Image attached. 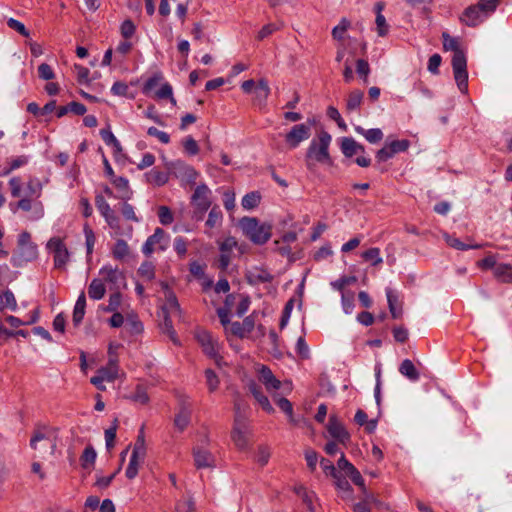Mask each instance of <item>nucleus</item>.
Instances as JSON below:
<instances>
[{
	"label": "nucleus",
	"instance_id": "1",
	"mask_svg": "<svg viewBox=\"0 0 512 512\" xmlns=\"http://www.w3.org/2000/svg\"><path fill=\"white\" fill-rule=\"evenodd\" d=\"M331 141V135L325 130L319 131L316 137L312 139L305 154V163L308 170L315 171L317 164H332L329 153Z\"/></svg>",
	"mask_w": 512,
	"mask_h": 512
},
{
	"label": "nucleus",
	"instance_id": "2",
	"mask_svg": "<svg viewBox=\"0 0 512 512\" xmlns=\"http://www.w3.org/2000/svg\"><path fill=\"white\" fill-rule=\"evenodd\" d=\"M243 233L255 244L266 243L272 234V226L267 223H260L254 217H244L239 222Z\"/></svg>",
	"mask_w": 512,
	"mask_h": 512
},
{
	"label": "nucleus",
	"instance_id": "3",
	"mask_svg": "<svg viewBox=\"0 0 512 512\" xmlns=\"http://www.w3.org/2000/svg\"><path fill=\"white\" fill-rule=\"evenodd\" d=\"M38 256L37 245L31 241V235L23 231L18 238L17 250L11 258V262L16 267L35 260Z\"/></svg>",
	"mask_w": 512,
	"mask_h": 512
},
{
	"label": "nucleus",
	"instance_id": "4",
	"mask_svg": "<svg viewBox=\"0 0 512 512\" xmlns=\"http://www.w3.org/2000/svg\"><path fill=\"white\" fill-rule=\"evenodd\" d=\"M252 436V430L247 420H242L239 416L233 422L231 439L238 450L244 451L249 447V440Z\"/></svg>",
	"mask_w": 512,
	"mask_h": 512
},
{
	"label": "nucleus",
	"instance_id": "5",
	"mask_svg": "<svg viewBox=\"0 0 512 512\" xmlns=\"http://www.w3.org/2000/svg\"><path fill=\"white\" fill-rule=\"evenodd\" d=\"M454 78L459 90L466 93L468 90L467 61L464 52H456L452 57Z\"/></svg>",
	"mask_w": 512,
	"mask_h": 512
},
{
	"label": "nucleus",
	"instance_id": "6",
	"mask_svg": "<svg viewBox=\"0 0 512 512\" xmlns=\"http://www.w3.org/2000/svg\"><path fill=\"white\" fill-rule=\"evenodd\" d=\"M210 195L211 191L205 184L197 186L192 195L191 201L195 208V214H199L197 216L198 220L203 218L204 213L211 206Z\"/></svg>",
	"mask_w": 512,
	"mask_h": 512
},
{
	"label": "nucleus",
	"instance_id": "7",
	"mask_svg": "<svg viewBox=\"0 0 512 512\" xmlns=\"http://www.w3.org/2000/svg\"><path fill=\"white\" fill-rule=\"evenodd\" d=\"M47 249L54 254L55 268H64L69 261L70 254L63 240L59 237H52L47 242Z\"/></svg>",
	"mask_w": 512,
	"mask_h": 512
},
{
	"label": "nucleus",
	"instance_id": "8",
	"mask_svg": "<svg viewBox=\"0 0 512 512\" xmlns=\"http://www.w3.org/2000/svg\"><path fill=\"white\" fill-rule=\"evenodd\" d=\"M168 242L169 239L165 231L161 228H156L154 233L144 243L142 251L147 256L156 250L164 251L167 248Z\"/></svg>",
	"mask_w": 512,
	"mask_h": 512
},
{
	"label": "nucleus",
	"instance_id": "9",
	"mask_svg": "<svg viewBox=\"0 0 512 512\" xmlns=\"http://www.w3.org/2000/svg\"><path fill=\"white\" fill-rule=\"evenodd\" d=\"M196 339L201 345L203 352L211 357L216 358L220 350V344L208 331L199 330L196 332Z\"/></svg>",
	"mask_w": 512,
	"mask_h": 512
},
{
	"label": "nucleus",
	"instance_id": "10",
	"mask_svg": "<svg viewBox=\"0 0 512 512\" xmlns=\"http://www.w3.org/2000/svg\"><path fill=\"white\" fill-rule=\"evenodd\" d=\"M238 247L237 240L232 237H226L223 241L219 242V268L221 270H226L232 260V253L235 248Z\"/></svg>",
	"mask_w": 512,
	"mask_h": 512
},
{
	"label": "nucleus",
	"instance_id": "11",
	"mask_svg": "<svg viewBox=\"0 0 512 512\" xmlns=\"http://www.w3.org/2000/svg\"><path fill=\"white\" fill-rule=\"evenodd\" d=\"M409 146L410 142L405 139L392 141L389 144H386L377 152L376 158L380 162H385L392 158L395 154L406 151Z\"/></svg>",
	"mask_w": 512,
	"mask_h": 512
},
{
	"label": "nucleus",
	"instance_id": "12",
	"mask_svg": "<svg viewBox=\"0 0 512 512\" xmlns=\"http://www.w3.org/2000/svg\"><path fill=\"white\" fill-rule=\"evenodd\" d=\"M310 127L306 124L294 125L291 130L286 134L285 141L292 149L299 146L302 141L310 137Z\"/></svg>",
	"mask_w": 512,
	"mask_h": 512
},
{
	"label": "nucleus",
	"instance_id": "13",
	"mask_svg": "<svg viewBox=\"0 0 512 512\" xmlns=\"http://www.w3.org/2000/svg\"><path fill=\"white\" fill-rule=\"evenodd\" d=\"M327 430L331 437L337 439L341 443H345L350 439L348 431L335 415L330 416Z\"/></svg>",
	"mask_w": 512,
	"mask_h": 512
},
{
	"label": "nucleus",
	"instance_id": "14",
	"mask_svg": "<svg viewBox=\"0 0 512 512\" xmlns=\"http://www.w3.org/2000/svg\"><path fill=\"white\" fill-rule=\"evenodd\" d=\"M30 446L34 450L50 449V454H54L56 443L47 434L42 431H36L30 440Z\"/></svg>",
	"mask_w": 512,
	"mask_h": 512
},
{
	"label": "nucleus",
	"instance_id": "15",
	"mask_svg": "<svg viewBox=\"0 0 512 512\" xmlns=\"http://www.w3.org/2000/svg\"><path fill=\"white\" fill-rule=\"evenodd\" d=\"M486 16L481 12L477 5L467 7L462 16L460 17L461 22L470 27H475L484 21Z\"/></svg>",
	"mask_w": 512,
	"mask_h": 512
},
{
	"label": "nucleus",
	"instance_id": "16",
	"mask_svg": "<svg viewBox=\"0 0 512 512\" xmlns=\"http://www.w3.org/2000/svg\"><path fill=\"white\" fill-rule=\"evenodd\" d=\"M193 457L194 464L198 469L215 466V458L208 450L196 447L193 449Z\"/></svg>",
	"mask_w": 512,
	"mask_h": 512
},
{
	"label": "nucleus",
	"instance_id": "17",
	"mask_svg": "<svg viewBox=\"0 0 512 512\" xmlns=\"http://www.w3.org/2000/svg\"><path fill=\"white\" fill-rule=\"evenodd\" d=\"M255 327V321L252 315L247 316L242 323L233 322L229 327V332L240 338L246 337Z\"/></svg>",
	"mask_w": 512,
	"mask_h": 512
},
{
	"label": "nucleus",
	"instance_id": "18",
	"mask_svg": "<svg viewBox=\"0 0 512 512\" xmlns=\"http://www.w3.org/2000/svg\"><path fill=\"white\" fill-rule=\"evenodd\" d=\"M341 151L348 158L358 154H365L364 146L359 144L353 138L350 137L342 138Z\"/></svg>",
	"mask_w": 512,
	"mask_h": 512
},
{
	"label": "nucleus",
	"instance_id": "19",
	"mask_svg": "<svg viewBox=\"0 0 512 512\" xmlns=\"http://www.w3.org/2000/svg\"><path fill=\"white\" fill-rule=\"evenodd\" d=\"M118 359L117 358H109V361L105 367L100 368L97 371V375L100 376V379H104L105 381L112 382L118 377Z\"/></svg>",
	"mask_w": 512,
	"mask_h": 512
},
{
	"label": "nucleus",
	"instance_id": "20",
	"mask_svg": "<svg viewBox=\"0 0 512 512\" xmlns=\"http://www.w3.org/2000/svg\"><path fill=\"white\" fill-rule=\"evenodd\" d=\"M259 378L269 392L276 391L281 387V382L276 379L272 371L265 366L260 369Z\"/></svg>",
	"mask_w": 512,
	"mask_h": 512
},
{
	"label": "nucleus",
	"instance_id": "21",
	"mask_svg": "<svg viewBox=\"0 0 512 512\" xmlns=\"http://www.w3.org/2000/svg\"><path fill=\"white\" fill-rule=\"evenodd\" d=\"M145 456L146 454L132 450L130 461L125 472L128 479H134L137 476L139 467L144 462Z\"/></svg>",
	"mask_w": 512,
	"mask_h": 512
},
{
	"label": "nucleus",
	"instance_id": "22",
	"mask_svg": "<svg viewBox=\"0 0 512 512\" xmlns=\"http://www.w3.org/2000/svg\"><path fill=\"white\" fill-rule=\"evenodd\" d=\"M252 94L254 95V103L263 106L270 94L268 82L265 79H260L257 86L254 88Z\"/></svg>",
	"mask_w": 512,
	"mask_h": 512
},
{
	"label": "nucleus",
	"instance_id": "23",
	"mask_svg": "<svg viewBox=\"0 0 512 512\" xmlns=\"http://www.w3.org/2000/svg\"><path fill=\"white\" fill-rule=\"evenodd\" d=\"M247 278L250 283H267L273 280V276L266 269L254 267L247 273Z\"/></svg>",
	"mask_w": 512,
	"mask_h": 512
},
{
	"label": "nucleus",
	"instance_id": "24",
	"mask_svg": "<svg viewBox=\"0 0 512 512\" xmlns=\"http://www.w3.org/2000/svg\"><path fill=\"white\" fill-rule=\"evenodd\" d=\"M249 391L264 411L269 414L274 413V408L270 404L269 399L262 393L260 387L257 384L250 383Z\"/></svg>",
	"mask_w": 512,
	"mask_h": 512
},
{
	"label": "nucleus",
	"instance_id": "25",
	"mask_svg": "<svg viewBox=\"0 0 512 512\" xmlns=\"http://www.w3.org/2000/svg\"><path fill=\"white\" fill-rule=\"evenodd\" d=\"M97 453L92 445H87L80 456V465L84 470L91 471L94 468Z\"/></svg>",
	"mask_w": 512,
	"mask_h": 512
},
{
	"label": "nucleus",
	"instance_id": "26",
	"mask_svg": "<svg viewBox=\"0 0 512 512\" xmlns=\"http://www.w3.org/2000/svg\"><path fill=\"white\" fill-rule=\"evenodd\" d=\"M162 309L165 315H180V305L173 291L166 292L165 304Z\"/></svg>",
	"mask_w": 512,
	"mask_h": 512
},
{
	"label": "nucleus",
	"instance_id": "27",
	"mask_svg": "<svg viewBox=\"0 0 512 512\" xmlns=\"http://www.w3.org/2000/svg\"><path fill=\"white\" fill-rule=\"evenodd\" d=\"M85 308H86V297L84 292H81V294L78 296V299L75 303L74 310H73V323L74 325L78 326L85 315Z\"/></svg>",
	"mask_w": 512,
	"mask_h": 512
},
{
	"label": "nucleus",
	"instance_id": "28",
	"mask_svg": "<svg viewBox=\"0 0 512 512\" xmlns=\"http://www.w3.org/2000/svg\"><path fill=\"white\" fill-rule=\"evenodd\" d=\"M493 274L502 283H512V266L509 264H498L494 268Z\"/></svg>",
	"mask_w": 512,
	"mask_h": 512
},
{
	"label": "nucleus",
	"instance_id": "29",
	"mask_svg": "<svg viewBox=\"0 0 512 512\" xmlns=\"http://www.w3.org/2000/svg\"><path fill=\"white\" fill-rule=\"evenodd\" d=\"M106 292L105 285L102 279L95 278L91 281L88 287V295L93 300H100L104 297Z\"/></svg>",
	"mask_w": 512,
	"mask_h": 512
},
{
	"label": "nucleus",
	"instance_id": "30",
	"mask_svg": "<svg viewBox=\"0 0 512 512\" xmlns=\"http://www.w3.org/2000/svg\"><path fill=\"white\" fill-rule=\"evenodd\" d=\"M147 182L154 186H163L169 180V174L158 169H152L146 173Z\"/></svg>",
	"mask_w": 512,
	"mask_h": 512
},
{
	"label": "nucleus",
	"instance_id": "31",
	"mask_svg": "<svg viewBox=\"0 0 512 512\" xmlns=\"http://www.w3.org/2000/svg\"><path fill=\"white\" fill-rule=\"evenodd\" d=\"M100 214L104 217L106 223L111 229L115 231L117 235L123 234L120 229V219L111 207L102 211Z\"/></svg>",
	"mask_w": 512,
	"mask_h": 512
},
{
	"label": "nucleus",
	"instance_id": "32",
	"mask_svg": "<svg viewBox=\"0 0 512 512\" xmlns=\"http://www.w3.org/2000/svg\"><path fill=\"white\" fill-rule=\"evenodd\" d=\"M386 296L390 313L394 319H398L402 316V306L398 301V297L393 293L391 289L386 290Z\"/></svg>",
	"mask_w": 512,
	"mask_h": 512
},
{
	"label": "nucleus",
	"instance_id": "33",
	"mask_svg": "<svg viewBox=\"0 0 512 512\" xmlns=\"http://www.w3.org/2000/svg\"><path fill=\"white\" fill-rule=\"evenodd\" d=\"M399 372L407 377L408 379L412 380V381H417L420 377V374L418 372V370L416 369L414 363L409 360V359H405L402 361V363L400 364V367H399Z\"/></svg>",
	"mask_w": 512,
	"mask_h": 512
},
{
	"label": "nucleus",
	"instance_id": "34",
	"mask_svg": "<svg viewBox=\"0 0 512 512\" xmlns=\"http://www.w3.org/2000/svg\"><path fill=\"white\" fill-rule=\"evenodd\" d=\"M355 130L358 134L364 136L368 142L373 144L378 143L383 139V132L379 128L365 130L361 126H357Z\"/></svg>",
	"mask_w": 512,
	"mask_h": 512
},
{
	"label": "nucleus",
	"instance_id": "35",
	"mask_svg": "<svg viewBox=\"0 0 512 512\" xmlns=\"http://www.w3.org/2000/svg\"><path fill=\"white\" fill-rule=\"evenodd\" d=\"M364 94L361 90H353L350 92L347 101H346V109L348 112H352L354 110H357L362 101H363Z\"/></svg>",
	"mask_w": 512,
	"mask_h": 512
},
{
	"label": "nucleus",
	"instance_id": "36",
	"mask_svg": "<svg viewBox=\"0 0 512 512\" xmlns=\"http://www.w3.org/2000/svg\"><path fill=\"white\" fill-rule=\"evenodd\" d=\"M272 397H273V400L275 401V403L278 405V407L284 413L287 414V416L289 417V421L292 424H297V421L295 420L294 415H293V407H292L291 402L288 399L283 398V397H278L277 395H272Z\"/></svg>",
	"mask_w": 512,
	"mask_h": 512
},
{
	"label": "nucleus",
	"instance_id": "37",
	"mask_svg": "<svg viewBox=\"0 0 512 512\" xmlns=\"http://www.w3.org/2000/svg\"><path fill=\"white\" fill-rule=\"evenodd\" d=\"M261 201V194L258 191H253L246 194L241 201L242 207L246 210L256 208Z\"/></svg>",
	"mask_w": 512,
	"mask_h": 512
},
{
	"label": "nucleus",
	"instance_id": "38",
	"mask_svg": "<svg viewBox=\"0 0 512 512\" xmlns=\"http://www.w3.org/2000/svg\"><path fill=\"white\" fill-rule=\"evenodd\" d=\"M222 219L223 215L221 210L218 207H213L208 214L205 226L209 229L216 228L221 225Z\"/></svg>",
	"mask_w": 512,
	"mask_h": 512
},
{
	"label": "nucleus",
	"instance_id": "39",
	"mask_svg": "<svg viewBox=\"0 0 512 512\" xmlns=\"http://www.w3.org/2000/svg\"><path fill=\"white\" fill-rule=\"evenodd\" d=\"M100 275L103 277V280L116 283L119 278H121L122 274L118 271V269L113 268L111 266H104L99 271Z\"/></svg>",
	"mask_w": 512,
	"mask_h": 512
},
{
	"label": "nucleus",
	"instance_id": "40",
	"mask_svg": "<svg viewBox=\"0 0 512 512\" xmlns=\"http://www.w3.org/2000/svg\"><path fill=\"white\" fill-rule=\"evenodd\" d=\"M295 493L300 496L303 500V502L307 505L310 512H315L314 506H313V496L314 493L308 492L304 486H295L294 487Z\"/></svg>",
	"mask_w": 512,
	"mask_h": 512
},
{
	"label": "nucleus",
	"instance_id": "41",
	"mask_svg": "<svg viewBox=\"0 0 512 512\" xmlns=\"http://www.w3.org/2000/svg\"><path fill=\"white\" fill-rule=\"evenodd\" d=\"M129 252H130V249H129L128 244L126 243V241H124L122 239L117 240L112 249V254H113L114 258L119 259V260H122L125 257H127L129 255Z\"/></svg>",
	"mask_w": 512,
	"mask_h": 512
},
{
	"label": "nucleus",
	"instance_id": "42",
	"mask_svg": "<svg viewBox=\"0 0 512 512\" xmlns=\"http://www.w3.org/2000/svg\"><path fill=\"white\" fill-rule=\"evenodd\" d=\"M351 22L347 18H342L337 26L332 30V37L335 40L342 41L345 32L350 28Z\"/></svg>",
	"mask_w": 512,
	"mask_h": 512
},
{
	"label": "nucleus",
	"instance_id": "43",
	"mask_svg": "<svg viewBox=\"0 0 512 512\" xmlns=\"http://www.w3.org/2000/svg\"><path fill=\"white\" fill-rule=\"evenodd\" d=\"M112 183L114 186L122 192L121 199L130 198L131 191L129 190V182L124 177H113Z\"/></svg>",
	"mask_w": 512,
	"mask_h": 512
},
{
	"label": "nucleus",
	"instance_id": "44",
	"mask_svg": "<svg viewBox=\"0 0 512 512\" xmlns=\"http://www.w3.org/2000/svg\"><path fill=\"white\" fill-rule=\"evenodd\" d=\"M83 232L85 235V244H86V249H87V255H88V257H90L93 252V248H94V245L96 242V237H95V234H94L92 228L87 223L84 224V226H83Z\"/></svg>",
	"mask_w": 512,
	"mask_h": 512
},
{
	"label": "nucleus",
	"instance_id": "45",
	"mask_svg": "<svg viewBox=\"0 0 512 512\" xmlns=\"http://www.w3.org/2000/svg\"><path fill=\"white\" fill-rule=\"evenodd\" d=\"M361 256L365 261H370L374 266L381 264L383 261L382 257L380 256V249L377 247H373L364 251Z\"/></svg>",
	"mask_w": 512,
	"mask_h": 512
},
{
	"label": "nucleus",
	"instance_id": "46",
	"mask_svg": "<svg viewBox=\"0 0 512 512\" xmlns=\"http://www.w3.org/2000/svg\"><path fill=\"white\" fill-rule=\"evenodd\" d=\"M442 38H443L444 50H446V51L451 50V51H453V54H455L456 52H463L460 49L459 42L456 38L451 37L447 32L442 33Z\"/></svg>",
	"mask_w": 512,
	"mask_h": 512
},
{
	"label": "nucleus",
	"instance_id": "47",
	"mask_svg": "<svg viewBox=\"0 0 512 512\" xmlns=\"http://www.w3.org/2000/svg\"><path fill=\"white\" fill-rule=\"evenodd\" d=\"M190 423V413L185 410V409H182L176 416H175V419H174V425L175 427L180 431H184L186 429V427L189 425Z\"/></svg>",
	"mask_w": 512,
	"mask_h": 512
},
{
	"label": "nucleus",
	"instance_id": "48",
	"mask_svg": "<svg viewBox=\"0 0 512 512\" xmlns=\"http://www.w3.org/2000/svg\"><path fill=\"white\" fill-rule=\"evenodd\" d=\"M270 456H271V449L267 445L258 446L257 453H256V462L260 466H262V467L265 466L268 463Z\"/></svg>",
	"mask_w": 512,
	"mask_h": 512
},
{
	"label": "nucleus",
	"instance_id": "49",
	"mask_svg": "<svg viewBox=\"0 0 512 512\" xmlns=\"http://www.w3.org/2000/svg\"><path fill=\"white\" fill-rule=\"evenodd\" d=\"M444 237H445V241H446V243H447L450 247H452V248H454V249H457V250H466V249H468V248L477 249V248H480V247H481V246H480V245H478V244H476V245H469V246H467V245H465L463 242H461L458 238H455V237L450 236V235H448V234H445V235H444Z\"/></svg>",
	"mask_w": 512,
	"mask_h": 512
},
{
	"label": "nucleus",
	"instance_id": "50",
	"mask_svg": "<svg viewBox=\"0 0 512 512\" xmlns=\"http://www.w3.org/2000/svg\"><path fill=\"white\" fill-rule=\"evenodd\" d=\"M129 399L142 405L147 404L149 401L146 389L142 385L136 386L135 392L129 396Z\"/></svg>",
	"mask_w": 512,
	"mask_h": 512
},
{
	"label": "nucleus",
	"instance_id": "51",
	"mask_svg": "<svg viewBox=\"0 0 512 512\" xmlns=\"http://www.w3.org/2000/svg\"><path fill=\"white\" fill-rule=\"evenodd\" d=\"M205 378H206V385L208 387L209 392H214L218 389L220 381L218 376L215 374V372L212 369H206L205 370Z\"/></svg>",
	"mask_w": 512,
	"mask_h": 512
},
{
	"label": "nucleus",
	"instance_id": "52",
	"mask_svg": "<svg viewBox=\"0 0 512 512\" xmlns=\"http://www.w3.org/2000/svg\"><path fill=\"white\" fill-rule=\"evenodd\" d=\"M500 0H479L477 6L480 8L484 16H488L494 12L499 5Z\"/></svg>",
	"mask_w": 512,
	"mask_h": 512
},
{
	"label": "nucleus",
	"instance_id": "53",
	"mask_svg": "<svg viewBox=\"0 0 512 512\" xmlns=\"http://www.w3.org/2000/svg\"><path fill=\"white\" fill-rule=\"evenodd\" d=\"M43 185L38 178H31L27 183L28 194L31 197H40Z\"/></svg>",
	"mask_w": 512,
	"mask_h": 512
},
{
	"label": "nucleus",
	"instance_id": "54",
	"mask_svg": "<svg viewBox=\"0 0 512 512\" xmlns=\"http://www.w3.org/2000/svg\"><path fill=\"white\" fill-rule=\"evenodd\" d=\"M356 71L358 75L362 78L363 82L367 84L368 76L370 74V66L369 63L364 59H358L356 61Z\"/></svg>",
	"mask_w": 512,
	"mask_h": 512
},
{
	"label": "nucleus",
	"instance_id": "55",
	"mask_svg": "<svg viewBox=\"0 0 512 512\" xmlns=\"http://www.w3.org/2000/svg\"><path fill=\"white\" fill-rule=\"evenodd\" d=\"M158 218L162 225H170L174 221L173 213L167 206L158 208Z\"/></svg>",
	"mask_w": 512,
	"mask_h": 512
},
{
	"label": "nucleus",
	"instance_id": "56",
	"mask_svg": "<svg viewBox=\"0 0 512 512\" xmlns=\"http://www.w3.org/2000/svg\"><path fill=\"white\" fill-rule=\"evenodd\" d=\"M125 327L131 334H139L143 330V325L136 316L128 317Z\"/></svg>",
	"mask_w": 512,
	"mask_h": 512
},
{
	"label": "nucleus",
	"instance_id": "57",
	"mask_svg": "<svg viewBox=\"0 0 512 512\" xmlns=\"http://www.w3.org/2000/svg\"><path fill=\"white\" fill-rule=\"evenodd\" d=\"M118 427V420L115 419L113 425L105 431V441L108 450L112 449L115 445L116 431Z\"/></svg>",
	"mask_w": 512,
	"mask_h": 512
},
{
	"label": "nucleus",
	"instance_id": "58",
	"mask_svg": "<svg viewBox=\"0 0 512 512\" xmlns=\"http://www.w3.org/2000/svg\"><path fill=\"white\" fill-rule=\"evenodd\" d=\"M357 281V278L355 276H343L340 279L334 281L331 283V286L344 293L343 290L346 286H349L351 284H354Z\"/></svg>",
	"mask_w": 512,
	"mask_h": 512
},
{
	"label": "nucleus",
	"instance_id": "59",
	"mask_svg": "<svg viewBox=\"0 0 512 512\" xmlns=\"http://www.w3.org/2000/svg\"><path fill=\"white\" fill-rule=\"evenodd\" d=\"M163 80V75L161 72L155 73L152 77H150L143 86V93L148 94L151 92L161 81Z\"/></svg>",
	"mask_w": 512,
	"mask_h": 512
},
{
	"label": "nucleus",
	"instance_id": "60",
	"mask_svg": "<svg viewBox=\"0 0 512 512\" xmlns=\"http://www.w3.org/2000/svg\"><path fill=\"white\" fill-rule=\"evenodd\" d=\"M138 273L141 277L152 280L155 276V268L151 262H144L138 269Z\"/></svg>",
	"mask_w": 512,
	"mask_h": 512
},
{
	"label": "nucleus",
	"instance_id": "61",
	"mask_svg": "<svg viewBox=\"0 0 512 512\" xmlns=\"http://www.w3.org/2000/svg\"><path fill=\"white\" fill-rule=\"evenodd\" d=\"M7 25H8L9 28L17 31L23 37L28 38L30 36V33L26 29L25 25L23 23H21L20 21L14 19V18H9L7 20Z\"/></svg>",
	"mask_w": 512,
	"mask_h": 512
},
{
	"label": "nucleus",
	"instance_id": "62",
	"mask_svg": "<svg viewBox=\"0 0 512 512\" xmlns=\"http://www.w3.org/2000/svg\"><path fill=\"white\" fill-rule=\"evenodd\" d=\"M296 352L302 359L310 357L309 347L303 336L299 337L296 343Z\"/></svg>",
	"mask_w": 512,
	"mask_h": 512
},
{
	"label": "nucleus",
	"instance_id": "63",
	"mask_svg": "<svg viewBox=\"0 0 512 512\" xmlns=\"http://www.w3.org/2000/svg\"><path fill=\"white\" fill-rule=\"evenodd\" d=\"M176 512H195V502L189 497L184 501H179L175 507Z\"/></svg>",
	"mask_w": 512,
	"mask_h": 512
},
{
	"label": "nucleus",
	"instance_id": "64",
	"mask_svg": "<svg viewBox=\"0 0 512 512\" xmlns=\"http://www.w3.org/2000/svg\"><path fill=\"white\" fill-rule=\"evenodd\" d=\"M122 296L119 292H115L110 295L109 297V303L107 307L105 308V311L107 312H114L116 311L120 305H121Z\"/></svg>",
	"mask_w": 512,
	"mask_h": 512
}]
</instances>
